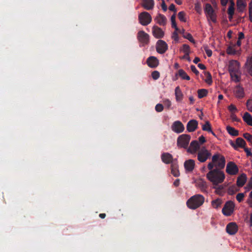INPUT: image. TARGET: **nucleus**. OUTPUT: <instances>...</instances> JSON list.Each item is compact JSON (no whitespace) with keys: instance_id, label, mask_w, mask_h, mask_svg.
<instances>
[{"instance_id":"nucleus-32","label":"nucleus","mask_w":252,"mask_h":252,"mask_svg":"<svg viewBox=\"0 0 252 252\" xmlns=\"http://www.w3.org/2000/svg\"><path fill=\"white\" fill-rule=\"evenodd\" d=\"M179 75L182 79L189 80L190 77L186 73V72L182 69H180L176 76Z\"/></svg>"},{"instance_id":"nucleus-31","label":"nucleus","mask_w":252,"mask_h":252,"mask_svg":"<svg viewBox=\"0 0 252 252\" xmlns=\"http://www.w3.org/2000/svg\"><path fill=\"white\" fill-rule=\"evenodd\" d=\"M246 66L248 73L252 76V56L247 59Z\"/></svg>"},{"instance_id":"nucleus-54","label":"nucleus","mask_w":252,"mask_h":252,"mask_svg":"<svg viewBox=\"0 0 252 252\" xmlns=\"http://www.w3.org/2000/svg\"><path fill=\"white\" fill-rule=\"evenodd\" d=\"M249 19L251 22H252V1L249 3Z\"/></svg>"},{"instance_id":"nucleus-59","label":"nucleus","mask_w":252,"mask_h":252,"mask_svg":"<svg viewBox=\"0 0 252 252\" xmlns=\"http://www.w3.org/2000/svg\"><path fill=\"white\" fill-rule=\"evenodd\" d=\"M204 49H205V52H206L207 55L208 56V57H211L212 56V50L209 49H208L207 46H206L204 48Z\"/></svg>"},{"instance_id":"nucleus-17","label":"nucleus","mask_w":252,"mask_h":252,"mask_svg":"<svg viewBox=\"0 0 252 252\" xmlns=\"http://www.w3.org/2000/svg\"><path fill=\"white\" fill-rule=\"evenodd\" d=\"M226 231L229 234L234 235L238 231V226L235 222H230L226 225Z\"/></svg>"},{"instance_id":"nucleus-50","label":"nucleus","mask_w":252,"mask_h":252,"mask_svg":"<svg viewBox=\"0 0 252 252\" xmlns=\"http://www.w3.org/2000/svg\"><path fill=\"white\" fill-rule=\"evenodd\" d=\"M163 104L167 109H169L170 106H171V102L168 99H165L163 100Z\"/></svg>"},{"instance_id":"nucleus-4","label":"nucleus","mask_w":252,"mask_h":252,"mask_svg":"<svg viewBox=\"0 0 252 252\" xmlns=\"http://www.w3.org/2000/svg\"><path fill=\"white\" fill-rule=\"evenodd\" d=\"M211 156V153L205 147H202L198 151L197 159L200 162H204Z\"/></svg>"},{"instance_id":"nucleus-3","label":"nucleus","mask_w":252,"mask_h":252,"mask_svg":"<svg viewBox=\"0 0 252 252\" xmlns=\"http://www.w3.org/2000/svg\"><path fill=\"white\" fill-rule=\"evenodd\" d=\"M209 163H212L214 165L215 169H219L221 170L223 169L225 164V159L224 156L219 153H216L213 156L212 158V162Z\"/></svg>"},{"instance_id":"nucleus-49","label":"nucleus","mask_w":252,"mask_h":252,"mask_svg":"<svg viewBox=\"0 0 252 252\" xmlns=\"http://www.w3.org/2000/svg\"><path fill=\"white\" fill-rule=\"evenodd\" d=\"M155 110L158 112H160L163 110V106L160 103H158L156 105Z\"/></svg>"},{"instance_id":"nucleus-43","label":"nucleus","mask_w":252,"mask_h":252,"mask_svg":"<svg viewBox=\"0 0 252 252\" xmlns=\"http://www.w3.org/2000/svg\"><path fill=\"white\" fill-rule=\"evenodd\" d=\"M186 14L184 11H180L178 13V17L179 19L182 21L185 22H186V19L185 18Z\"/></svg>"},{"instance_id":"nucleus-53","label":"nucleus","mask_w":252,"mask_h":252,"mask_svg":"<svg viewBox=\"0 0 252 252\" xmlns=\"http://www.w3.org/2000/svg\"><path fill=\"white\" fill-rule=\"evenodd\" d=\"M228 109L229 111L231 112V114H232V113H234L235 112L237 111V109L236 107L233 104L230 105L228 106Z\"/></svg>"},{"instance_id":"nucleus-13","label":"nucleus","mask_w":252,"mask_h":252,"mask_svg":"<svg viewBox=\"0 0 252 252\" xmlns=\"http://www.w3.org/2000/svg\"><path fill=\"white\" fill-rule=\"evenodd\" d=\"M171 128L173 131L178 133L182 132L185 129L184 125L179 121L174 122L172 125Z\"/></svg>"},{"instance_id":"nucleus-10","label":"nucleus","mask_w":252,"mask_h":252,"mask_svg":"<svg viewBox=\"0 0 252 252\" xmlns=\"http://www.w3.org/2000/svg\"><path fill=\"white\" fill-rule=\"evenodd\" d=\"M168 49L167 44L162 40H158L156 43L157 52L160 54H164Z\"/></svg>"},{"instance_id":"nucleus-9","label":"nucleus","mask_w":252,"mask_h":252,"mask_svg":"<svg viewBox=\"0 0 252 252\" xmlns=\"http://www.w3.org/2000/svg\"><path fill=\"white\" fill-rule=\"evenodd\" d=\"M226 172L230 175H236L239 172L237 165L233 161H229L227 163L226 167Z\"/></svg>"},{"instance_id":"nucleus-58","label":"nucleus","mask_w":252,"mask_h":252,"mask_svg":"<svg viewBox=\"0 0 252 252\" xmlns=\"http://www.w3.org/2000/svg\"><path fill=\"white\" fill-rule=\"evenodd\" d=\"M190 69L192 72H193L194 73H195L196 75L199 74V71L196 69V67L194 65H191L190 66Z\"/></svg>"},{"instance_id":"nucleus-63","label":"nucleus","mask_w":252,"mask_h":252,"mask_svg":"<svg viewBox=\"0 0 252 252\" xmlns=\"http://www.w3.org/2000/svg\"><path fill=\"white\" fill-rule=\"evenodd\" d=\"M198 140H199V142L200 144H202L206 142V139H205V137L203 135L200 136L199 137Z\"/></svg>"},{"instance_id":"nucleus-19","label":"nucleus","mask_w":252,"mask_h":252,"mask_svg":"<svg viewBox=\"0 0 252 252\" xmlns=\"http://www.w3.org/2000/svg\"><path fill=\"white\" fill-rule=\"evenodd\" d=\"M198 126V122L195 120L189 121L187 125V129L189 132H193L195 130Z\"/></svg>"},{"instance_id":"nucleus-62","label":"nucleus","mask_w":252,"mask_h":252,"mask_svg":"<svg viewBox=\"0 0 252 252\" xmlns=\"http://www.w3.org/2000/svg\"><path fill=\"white\" fill-rule=\"evenodd\" d=\"M169 9L170 11H174V13L176 14V12L177 10H176V9L175 8V5L174 4L172 3L171 4H170V5L169 7Z\"/></svg>"},{"instance_id":"nucleus-51","label":"nucleus","mask_w":252,"mask_h":252,"mask_svg":"<svg viewBox=\"0 0 252 252\" xmlns=\"http://www.w3.org/2000/svg\"><path fill=\"white\" fill-rule=\"evenodd\" d=\"M175 19H176V14L174 13V14L172 15L171 17V27H175L177 25Z\"/></svg>"},{"instance_id":"nucleus-14","label":"nucleus","mask_w":252,"mask_h":252,"mask_svg":"<svg viewBox=\"0 0 252 252\" xmlns=\"http://www.w3.org/2000/svg\"><path fill=\"white\" fill-rule=\"evenodd\" d=\"M200 149V145L198 142L196 140H193L190 143L189 147L187 150V152L193 154Z\"/></svg>"},{"instance_id":"nucleus-55","label":"nucleus","mask_w":252,"mask_h":252,"mask_svg":"<svg viewBox=\"0 0 252 252\" xmlns=\"http://www.w3.org/2000/svg\"><path fill=\"white\" fill-rule=\"evenodd\" d=\"M230 117L232 120L234 122H239L241 121L240 119L237 118L236 115L234 113H232V114H231Z\"/></svg>"},{"instance_id":"nucleus-1","label":"nucleus","mask_w":252,"mask_h":252,"mask_svg":"<svg viewBox=\"0 0 252 252\" xmlns=\"http://www.w3.org/2000/svg\"><path fill=\"white\" fill-rule=\"evenodd\" d=\"M207 168L210 171L206 174V177L214 186H218L224 181L225 176L223 171L218 168L214 169L212 163H208Z\"/></svg>"},{"instance_id":"nucleus-11","label":"nucleus","mask_w":252,"mask_h":252,"mask_svg":"<svg viewBox=\"0 0 252 252\" xmlns=\"http://www.w3.org/2000/svg\"><path fill=\"white\" fill-rule=\"evenodd\" d=\"M137 38L143 45L148 44L149 42V35L143 31H139L138 32Z\"/></svg>"},{"instance_id":"nucleus-15","label":"nucleus","mask_w":252,"mask_h":252,"mask_svg":"<svg viewBox=\"0 0 252 252\" xmlns=\"http://www.w3.org/2000/svg\"><path fill=\"white\" fill-rule=\"evenodd\" d=\"M239 63L236 60H232L230 62L229 64V72H239Z\"/></svg>"},{"instance_id":"nucleus-35","label":"nucleus","mask_w":252,"mask_h":252,"mask_svg":"<svg viewBox=\"0 0 252 252\" xmlns=\"http://www.w3.org/2000/svg\"><path fill=\"white\" fill-rule=\"evenodd\" d=\"M171 173L175 177H178L180 175V172L176 164H171Z\"/></svg>"},{"instance_id":"nucleus-23","label":"nucleus","mask_w":252,"mask_h":252,"mask_svg":"<svg viewBox=\"0 0 252 252\" xmlns=\"http://www.w3.org/2000/svg\"><path fill=\"white\" fill-rule=\"evenodd\" d=\"M155 20L157 21V23L160 26H164L166 24L167 19L166 17L160 13L156 16Z\"/></svg>"},{"instance_id":"nucleus-34","label":"nucleus","mask_w":252,"mask_h":252,"mask_svg":"<svg viewBox=\"0 0 252 252\" xmlns=\"http://www.w3.org/2000/svg\"><path fill=\"white\" fill-rule=\"evenodd\" d=\"M202 130L206 131L208 132H211L212 134L215 135L214 132L212 131L210 124L209 121H206L205 125L202 126Z\"/></svg>"},{"instance_id":"nucleus-56","label":"nucleus","mask_w":252,"mask_h":252,"mask_svg":"<svg viewBox=\"0 0 252 252\" xmlns=\"http://www.w3.org/2000/svg\"><path fill=\"white\" fill-rule=\"evenodd\" d=\"M172 38L176 41V42L179 41V36L178 35V32L176 31H174L172 35Z\"/></svg>"},{"instance_id":"nucleus-47","label":"nucleus","mask_w":252,"mask_h":252,"mask_svg":"<svg viewBox=\"0 0 252 252\" xmlns=\"http://www.w3.org/2000/svg\"><path fill=\"white\" fill-rule=\"evenodd\" d=\"M160 76L159 72L158 71L155 70L152 72V77L154 80H157Z\"/></svg>"},{"instance_id":"nucleus-46","label":"nucleus","mask_w":252,"mask_h":252,"mask_svg":"<svg viewBox=\"0 0 252 252\" xmlns=\"http://www.w3.org/2000/svg\"><path fill=\"white\" fill-rule=\"evenodd\" d=\"M245 197V194L244 193H239L237 194L236 198L239 202H241Z\"/></svg>"},{"instance_id":"nucleus-41","label":"nucleus","mask_w":252,"mask_h":252,"mask_svg":"<svg viewBox=\"0 0 252 252\" xmlns=\"http://www.w3.org/2000/svg\"><path fill=\"white\" fill-rule=\"evenodd\" d=\"M238 190L235 185H232L228 188L227 192L229 194L232 195Z\"/></svg>"},{"instance_id":"nucleus-48","label":"nucleus","mask_w":252,"mask_h":252,"mask_svg":"<svg viewBox=\"0 0 252 252\" xmlns=\"http://www.w3.org/2000/svg\"><path fill=\"white\" fill-rule=\"evenodd\" d=\"M248 110L252 112V99H248L246 103Z\"/></svg>"},{"instance_id":"nucleus-12","label":"nucleus","mask_w":252,"mask_h":252,"mask_svg":"<svg viewBox=\"0 0 252 252\" xmlns=\"http://www.w3.org/2000/svg\"><path fill=\"white\" fill-rule=\"evenodd\" d=\"M230 145L235 150H237L238 148L244 149L246 147V143L242 138L238 137L236 139L235 143L231 141Z\"/></svg>"},{"instance_id":"nucleus-52","label":"nucleus","mask_w":252,"mask_h":252,"mask_svg":"<svg viewBox=\"0 0 252 252\" xmlns=\"http://www.w3.org/2000/svg\"><path fill=\"white\" fill-rule=\"evenodd\" d=\"M227 13L230 17H233V15L234 13V7L232 6H229L228 9Z\"/></svg>"},{"instance_id":"nucleus-45","label":"nucleus","mask_w":252,"mask_h":252,"mask_svg":"<svg viewBox=\"0 0 252 252\" xmlns=\"http://www.w3.org/2000/svg\"><path fill=\"white\" fill-rule=\"evenodd\" d=\"M243 137L252 145V135L249 133H245L243 134Z\"/></svg>"},{"instance_id":"nucleus-6","label":"nucleus","mask_w":252,"mask_h":252,"mask_svg":"<svg viewBox=\"0 0 252 252\" xmlns=\"http://www.w3.org/2000/svg\"><path fill=\"white\" fill-rule=\"evenodd\" d=\"M190 136L188 134H182L177 139V144L180 148H187L189 144Z\"/></svg>"},{"instance_id":"nucleus-39","label":"nucleus","mask_w":252,"mask_h":252,"mask_svg":"<svg viewBox=\"0 0 252 252\" xmlns=\"http://www.w3.org/2000/svg\"><path fill=\"white\" fill-rule=\"evenodd\" d=\"M222 203V201L220 199L218 198L215 200H213L212 201V205L214 208H218L220 207Z\"/></svg>"},{"instance_id":"nucleus-25","label":"nucleus","mask_w":252,"mask_h":252,"mask_svg":"<svg viewBox=\"0 0 252 252\" xmlns=\"http://www.w3.org/2000/svg\"><path fill=\"white\" fill-rule=\"evenodd\" d=\"M161 158L162 161L166 164L170 163L173 160L172 156L170 154L168 153H165L162 154L161 155Z\"/></svg>"},{"instance_id":"nucleus-2","label":"nucleus","mask_w":252,"mask_h":252,"mask_svg":"<svg viewBox=\"0 0 252 252\" xmlns=\"http://www.w3.org/2000/svg\"><path fill=\"white\" fill-rule=\"evenodd\" d=\"M205 198L201 194H195L191 196L187 201V206L191 209H196L201 206L204 202Z\"/></svg>"},{"instance_id":"nucleus-20","label":"nucleus","mask_w":252,"mask_h":252,"mask_svg":"<svg viewBox=\"0 0 252 252\" xmlns=\"http://www.w3.org/2000/svg\"><path fill=\"white\" fill-rule=\"evenodd\" d=\"M195 161L193 159H188L184 162V167L186 171L191 172L194 169Z\"/></svg>"},{"instance_id":"nucleus-30","label":"nucleus","mask_w":252,"mask_h":252,"mask_svg":"<svg viewBox=\"0 0 252 252\" xmlns=\"http://www.w3.org/2000/svg\"><path fill=\"white\" fill-rule=\"evenodd\" d=\"M237 9L239 12H242L245 9L246 3L245 0H237Z\"/></svg>"},{"instance_id":"nucleus-42","label":"nucleus","mask_w":252,"mask_h":252,"mask_svg":"<svg viewBox=\"0 0 252 252\" xmlns=\"http://www.w3.org/2000/svg\"><path fill=\"white\" fill-rule=\"evenodd\" d=\"M182 34H183V36L185 38L188 39L189 41L191 42L194 43V40L193 39L192 36L190 33L186 32H185L184 33Z\"/></svg>"},{"instance_id":"nucleus-37","label":"nucleus","mask_w":252,"mask_h":252,"mask_svg":"<svg viewBox=\"0 0 252 252\" xmlns=\"http://www.w3.org/2000/svg\"><path fill=\"white\" fill-rule=\"evenodd\" d=\"M232 80L235 82H239L240 81V75L239 72L230 73Z\"/></svg>"},{"instance_id":"nucleus-29","label":"nucleus","mask_w":252,"mask_h":252,"mask_svg":"<svg viewBox=\"0 0 252 252\" xmlns=\"http://www.w3.org/2000/svg\"><path fill=\"white\" fill-rule=\"evenodd\" d=\"M213 189H215V193L220 195H223L224 191V186L223 185L214 186Z\"/></svg>"},{"instance_id":"nucleus-26","label":"nucleus","mask_w":252,"mask_h":252,"mask_svg":"<svg viewBox=\"0 0 252 252\" xmlns=\"http://www.w3.org/2000/svg\"><path fill=\"white\" fill-rule=\"evenodd\" d=\"M196 185L202 192H207V186L205 181L202 179H200L196 182Z\"/></svg>"},{"instance_id":"nucleus-33","label":"nucleus","mask_w":252,"mask_h":252,"mask_svg":"<svg viewBox=\"0 0 252 252\" xmlns=\"http://www.w3.org/2000/svg\"><path fill=\"white\" fill-rule=\"evenodd\" d=\"M227 132L231 135L233 136H237L239 135L238 130L235 129L233 127L228 126L226 127Z\"/></svg>"},{"instance_id":"nucleus-21","label":"nucleus","mask_w":252,"mask_h":252,"mask_svg":"<svg viewBox=\"0 0 252 252\" xmlns=\"http://www.w3.org/2000/svg\"><path fill=\"white\" fill-rule=\"evenodd\" d=\"M234 94L236 97L241 98L244 97L245 93L244 89L240 85L235 87L234 90Z\"/></svg>"},{"instance_id":"nucleus-28","label":"nucleus","mask_w":252,"mask_h":252,"mask_svg":"<svg viewBox=\"0 0 252 252\" xmlns=\"http://www.w3.org/2000/svg\"><path fill=\"white\" fill-rule=\"evenodd\" d=\"M243 121L247 125L252 126V116L248 112H245L243 116Z\"/></svg>"},{"instance_id":"nucleus-38","label":"nucleus","mask_w":252,"mask_h":252,"mask_svg":"<svg viewBox=\"0 0 252 252\" xmlns=\"http://www.w3.org/2000/svg\"><path fill=\"white\" fill-rule=\"evenodd\" d=\"M208 90L204 89H199L197 91L198 97L199 98H202L206 96L208 94Z\"/></svg>"},{"instance_id":"nucleus-57","label":"nucleus","mask_w":252,"mask_h":252,"mask_svg":"<svg viewBox=\"0 0 252 252\" xmlns=\"http://www.w3.org/2000/svg\"><path fill=\"white\" fill-rule=\"evenodd\" d=\"M245 189L247 190H250L252 189V177L250 178V180L247 186L245 187Z\"/></svg>"},{"instance_id":"nucleus-64","label":"nucleus","mask_w":252,"mask_h":252,"mask_svg":"<svg viewBox=\"0 0 252 252\" xmlns=\"http://www.w3.org/2000/svg\"><path fill=\"white\" fill-rule=\"evenodd\" d=\"M162 0V3H161V6L162 9L164 11H166L167 9V6L165 4V3L164 0Z\"/></svg>"},{"instance_id":"nucleus-40","label":"nucleus","mask_w":252,"mask_h":252,"mask_svg":"<svg viewBox=\"0 0 252 252\" xmlns=\"http://www.w3.org/2000/svg\"><path fill=\"white\" fill-rule=\"evenodd\" d=\"M181 51L183 52L189 57L190 53V47L189 45L184 44L182 46Z\"/></svg>"},{"instance_id":"nucleus-24","label":"nucleus","mask_w":252,"mask_h":252,"mask_svg":"<svg viewBox=\"0 0 252 252\" xmlns=\"http://www.w3.org/2000/svg\"><path fill=\"white\" fill-rule=\"evenodd\" d=\"M247 180V176L243 173L238 177L237 179V186L238 187H242L246 183Z\"/></svg>"},{"instance_id":"nucleus-60","label":"nucleus","mask_w":252,"mask_h":252,"mask_svg":"<svg viewBox=\"0 0 252 252\" xmlns=\"http://www.w3.org/2000/svg\"><path fill=\"white\" fill-rule=\"evenodd\" d=\"M244 150L245 152L246 153L247 156L248 157L252 156V153L250 151V150L249 148L245 147L244 148Z\"/></svg>"},{"instance_id":"nucleus-27","label":"nucleus","mask_w":252,"mask_h":252,"mask_svg":"<svg viewBox=\"0 0 252 252\" xmlns=\"http://www.w3.org/2000/svg\"><path fill=\"white\" fill-rule=\"evenodd\" d=\"M175 94L176 100L178 102H180L183 98V94L179 86L176 87L175 90Z\"/></svg>"},{"instance_id":"nucleus-22","label":"nucleus","mask_w":252,"mask_h":252,"mask_svg":"<svg viewBox=\"0 0 252 252\" xmlns=\"http://www.w3.org/2000/svg\"><path fill=\"white\" fill-rule=\"evenodd\" d=\"M142 7L148 10L153 9L154 6V0H142Z\"/></svg>"},{"instance_id":"nucleus-8","label":"nucleus","mask_w":252,"mask_h":252,"mask_svg":"<svg viewBox=\"0 0 252 252\" xmlns=\"http://www.w3.org/2000/svg\"><path fill=\"white\" fill-rule=\"evenodd\" d=\"M234 203L231 201H227L222 209V213L226 216H230L234 211Z\"/></svg>"},{"instance_id":"nucleus-44","label":"nucleus","mask_w":252,"mask_h":252,"mask_svg":"<svg viewBox=\"0 0 252 252\" xmlns=\"http://www.w3.org/2000/svg\"><path fill=\"white\" fill-rule=\"evenodd\" d=\"M226 53L229 55H235L236 51L233 47L229 46L226 49Z\"/></svg>"},{"instance_id":"nucleus-18","label":"nucleus","mask_w":252,"mask_h":252,"mask_svg":"<svg viewBox=\"0 0 252 252\" xmlns=\"http://www.w3.org/2000/svg\"><path fill=\"white\" fill-rule=\"evenodd\" d=\"M147 63L148 65L151 68H156L159 64L158 59L154 56H151L147 60Z\"/></svg>"},{"instance_id":"nucleus-5","label":"nucleus","mask_w":252,"mask_h":252,"mask_svg":"<svg viewBox=\"0 0 252 252\" xmlns=\"http://www.w3.org/2000/svg\"><path fill=\"white\" fill-rule=\"evenodd\" d=\"M204 11L208 20H210L213 23H216L217 22V15L212 5L210 3H206L205 4Z\"/></svg>"},{"instance_id":"nucleus-16","label":"nucleus","mask_w":252,"mask_h":252,"mask_svg":"<svg viewBox=\"0 0 252 252\" xmlns=\"http://www.w3.org/2000/svg\"><path fill=\"white\" fill-rule=\"evenodd\" d=\"M152 33L154 36L156 38H161L164 35V32L160 28L157 26H154L152 28Z\"/></svg>"},{"instance_id":"nucleus-36","label":"nucleus","mask_w":252,"mask_h":252,"mask_svg":"<svg viewBox=\"0 0 252 252\" xmlns=\"http://www.w3.org/2000/svg\"><path fill=\"white\" fill-rule=\"evenodd\" d=\"M204 74L206 77V79H204L205 82L208 85H211L212 83V78L211 73L209 72L204 71Z\"/></svg>"},{"instance_id":"nucleus-61","label":"nucleus","mask_w":252,"mask_h":252,"mask_svg":"<svg viewBox=\"0 0 252 252\" xmlns=\"http://www.w3.org/2000/svg\"><path fill=\"white\" fill-rule=\"evenodd\" d=\"M173 28L175 29V31L177 32H179L180 33H184L185 32V30L184 29H182V30H180L177 26H176L175 27H172Z\"/></svg>"},{"instance_id":"nucleus-7","label":"nucleus","mask_w":252,"mask_h":252,"mask_svg":"<svg viewBox=\"0 0 252 252\" xmlns=\"http://www.w3.org/2000/svg\"><path fill=\"white\" fill-rule=\"evenodd\" d=\"M139 23L143 26H147L152 21V17L147 12L141 13L138 16Z\"/></svg>"}]
</instances>
